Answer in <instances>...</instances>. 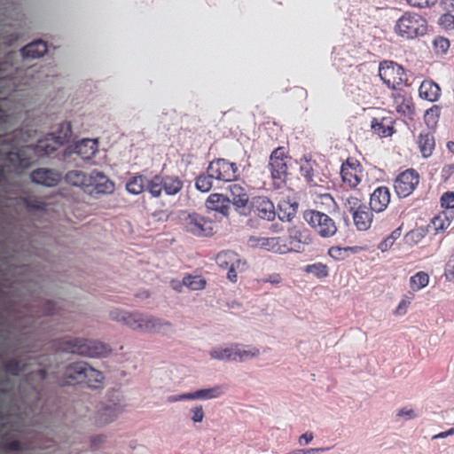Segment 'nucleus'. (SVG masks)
<instances>
[{
    "instance_id": "nucleus-29",
    "label": "nucleus",
    "mask_w": 454,
    "mask_h": 454,
    "mask_svg": "<svg viewBox=\"0 0 454 454\" xmlns=\"http://www.w3.org/2000/svg\"><path fill=\"white\" fill-rule=\"evenodd\" d=\"M146 176L143 175H134L126 183V190L133 194L138 195L145 191Z\"/></svg>"
},
{
    "instance_id": "nucleus-59",
    "label": "nucleus",
    "mask_w": 454,
    "mask_h": 454,
    "mask_svg": "<svg viewBox=\"0 0 454 454\" xmlns=\"http://www.w3.org/2000/svg\"><path fill=\"white\" fill-rule=\"evenodd\" d=\"M440 5L446 12H454V0H441Z\"/></svg>"
},
{
    "instance_id": "nucleus-39",
    "label": "nucleus",
    "mask_w": 454,
    "mask_h": 454,
    "mask_svg": "<svg viewBox=\"0 0 454 454\" xmlns=\"http://www.w3.org/2000/svg\"><path fill=\"white\" fill-rule=\"evenodd\" d=\"M304 271L318 278H324L329 275L328 267L322 262L306 265Z\"/></svg>"
},
{
    "instance_id": "nucleus-33",
    "label": "nucleus",
    "mask_w": 454,
    "mask_h": 454,
    "mask_svg": "<svg viewBox=\"0 0 454 454\" xmlns=\"http://www.w3.org/2000/svg\"><path fill=\"white\" fill-rule=\"evenodd\" d=\"M317 165L315 160H311L310 159H307V157H303L301 159L300 162V171L301 176L305 178L307 183L309 184L315 185L316 183L313 180V167Z\"/></svg>"
},
{
    "instance_id": "nucleus-16",
    "label": "nucleus",
    "mask_w": 454,
    "mask_h": 454,
    "mask_svg": "<svg viewBox=\"0 0 454 454\" xmlns=\"http://www.w3.org/2000/svg\"><path fill=\"white\" fill-rule=\"evenodd\" d=\"M92 186L90 192L96 194H111L114 191V184L104 173L93 170L90 175L89 187Z\"/></svg>"
},
{
    "instance_id": "nucleus-61",
    "label": "nucleus",
    "mask_w": 454,
    "mask_h": 454,
    "mask_svg": "<svg viewBox=\"0 0 454 454\" xmlns=\"http://www.w3.org/2000/svg\"><path fill=\"white\" fill-rule=\"evenodd\" d=\"M408 304H410V301H408L406 300H402L395 309V314L396 315L405 314Z\"/></svg>"
},
{
    "instance_id": "nucleus-27",
    "label": "nucleus",
    "mask_w": 454,
    "mask_h": 454,
    "mask_svg": "<svg viewBox=\"0 0 454 454\" xmlns=\"http://www.w3.org/2000/svg\"><path fill=\"white\" fill-rule=\"evenodd\" d=\"M224 393V387L217 385L209 388H201L191 392L192 400H210L220 397Z\"/></svg>"
},
{
    "instance_id": "nucleus-34",
    "label": "nucleus",
    "mask_w": 454,
    "mask_h": 454,
    "mask_svg": "<svg viewBox=\"0 0 454 454\" xmlns=\"http://www.w3.org/2000/svg\"><path fill=\"white\" fill-rule=\"evenodd\" d=\"M50 51L47 43L42 39L30 41V61L43 57Z\"/></svg>"
},
{
    "instance_id": "nucleus-37",
    "label": "nucleus",
    "mask_w": 454,
    "mask_h": 454,
    "mask_svg": "<svg viewBox=\"0 0 454 454\" xmlns=\"http://www.w3.org/2000/svg\"><path fill=\"white\" fill-rule=\"evenodd\" d=\"M440 113L441 108L435 105L426 111L424 121L429 129H434L436 128Z\"/></svg>"
},
{
    "instance_id": "nucleus-40",
    "label": "nucleus",
    "mask_w": 454,
    "mask_h": 454,
    "mask_svg": "<svg viewBox=\"0 0 454 454\" xmlns=\"http://www.w3.org/2000/svg\"><path fill=\"white\" fill-rule=\"evenodd\" d=\"M183 284L191 290H201L206 286V280L201 276H185L183 278Z\"/></svg>"
},
{
    "instance_id": "nucleus-63",
    "label": "nucleus",
    "mask_w": 454,
    "mask_h": 454,
    "mask_svg": "<svg viewBox=\"0 0 454 454\" xmlns=\"http://www.w3.org/2000/svg\"><path fill=\"white\" fill-rule=\"evenodd\" d=\"M454 427H451L446 431H443V432H441L433 436V439H442V438H446L450 435H452L454 434Z\"/></svg>"
},
{
    "instance_id": "nucleus-58",
    "label": "nucleus",
    "mask_w": 454,
    "mask_h": 454,
    "mask_svg": "<svg viewBox=\"0 0 454 454\" xmlns=\"http://www.w3.org/2000/svg\"><path fill=\"white\" fill-rule=\"evenodd\" d=\"M393 244L394 242L388 237H387L379 244L378 248L380 251L385 252L388 250L393 246Z\"/></svg>"
},
{
    "instance_id": "nucleus-17",
    "label": "nucleus",
    "mask_w": 454,
    "mask_h": 454,
    "mask_svg": "<svg viewBox=\"0 0 454 454\" xmlns=\"http://www.w3.org/2000/svg\"><path fill=\"white\" fill-rule=\"evenodd\" d=\"M207 173H211L214 179L224 182H231L234 180V176L229 168V160L223 158H219L212 160L207 168Z\"/></svg>"
},
{
    "instance_id": "nucleus-31",
    "label": "nucleus",
    "mask_w": 454,
    "mask_h": 454,
    "mask_svg": "<svg viewBox=\"0 0 454 454\" xmlns=\"http://www.w3.org/2000/svg\"><path fill=\"white\" fill-rule=\"evenodd\" d=\"M209 356L212 359L234 361V344L229 347L213 348L209 352Z\"/></svg>"
},
{
    "instance_id": "nucleus-22",
    "label": "nucleus",
    "mask_w": 454,
    "mask_h": 454,
    "mask_svg": "<svg viewBox=\"0 0 454 454\" xmlns=\"http://www.w3.org/2000/svg\"><path fill=\"white\" fill-rule=\"evenodd\" d=\"M372 211L371 207L364 205L357 212H354L353 221L358 231H367L371 227L373 218Z\"/></svg>"
},
{
    "instance_id": "nucleus-8",
    "label": "nucleus",
    "mask_w": 454,
    "mask_h": 454,
    "mask_svg": "<svg viewBox=\"0 0 454 454\" xmlns=\"http://www.w3.org/2000/svg\"><path fill=\"white\" fill-rule=\"evenodd\" d=\"M379 75L383 83L391 90H397L398 86L407 82L404 68L390 60H384L380 63Z\"/></svg>"
},
{
    "instance_id": "nucleus-53",
    "label": "nucleus",
    "mask_w": 454,
    "mask_h": 454,
    "mask_svg": "<svg viewBox=\"0 0 454 454\" xmlns=\"http://www.w3.org/2000/svg\"><path fill=\"white\" fill-rule=\"evenodd\" d=\"M106 440V435L104 434H97L91 437L90 439V446L93 449H98L102 445V443Z\"/></svg>"
},
{
    "instance_id": "nucleus-55",
    "label": "nucleus",
    "mask_w": 454,
    "mask_h": 454,
    "mask_svg": "<svg viewBox=\"0 0 454 454\" xmlns=\"http://www.w3.org/2000/svg\"><path fill=\"white\" fill-rule=\"evenodd\" d=\"M398 113H402L404 115L411 116L413 114L412 106L409 103H403L396 108Z\"/></svg>"
},
{
    "instance_id": "nucleus-48",
    "label": "nucleus",
    "mask_w": 454,
    "mask_h": 454,
    "mask_svg": "<svg viewBox=\"0 0 454 454\" xmlns=\"http://www.w3.org/2000/svg\"><path fill=\"white\" fill-rule=\"evenodd\" d=\"M347 249L340 247H332L328 250V254L334 260H343L346 256Z\"/></svg>"
},
{
    "instance_id": "nucleus-28",
    "label": "nucleus",
    "mask_w": 454,
    "mask_h": 454,
    "mask_svg": "<svg viewBox=\"0 0 454 454\" xmlns=\"http://www.w3.org/2000/svg\"><path fill=\"white\" fill-rule=\"evenodd\" d=\"M64 180L67 184L76 187H89L90 176H87L82 170H70L65 176Z\"/></svg>"
},
{
    "instance_id": "nucleus-60",
    "label": "nucleus",
    "mask_w": 454,
    "mask_h": 454,
    "mask_svg": "<svg viewBox=\"0 0 454 454\" xmlns=\"http://www.w3.org/2000/svg\"><path fill=\"white\" fill-rule=\"evenodd\" d=\"M313 433L312 432H306L303 434H301L299 438V443L301 445L302 444H308L313 440Z\"/></svg>"
},
{
    "instance_id": "nucleus-32",
    "label": "nucleus",
    "mask_w": 454,
    "mask_h": 454,
    "mask_svg": "<svg viewBox=\"0 0 454 454\" xmlns=\"http://www.w3.org/2000/svg\"><path fill=\"white\" fill-rule=\"evenodd\" d=\"M163 190L167 195H175L183 188V182L177 176H163Z\"/></svg>"
},
{
    "instance_id": "nucleus-13",
    "label": "nucleus",
    "mask_w": 454,
    "mask_h": 454,
    "mask_svg": "<svg viewBox=\"0 0 454 454\" xmlns=\"http://www.w3.org/2000/svg\"><path fill=\"white\" fill-rule=\"evenodd\" d=\"M419 182V174L412 168L401 173L394 183L395 192L399 198L408 197Z\"/></svg>"
},
{
    "instance_id": "nucleus-5",
    "label": "nucleus",
    "mask_w": 454,
    "mask_h": 454,
    "mask_svg": "<svg viewBox=\"0 0 454 454\" xmlns=\"http://www.w3.org/2000/svg\"><path fill=\"white\" fill-rule=\"evenodd\" d=\"M183 228L198 237H209L215 233V224L212 220L196 212L182 211L179 215Z\"/></svg>"
},
{
    "instance_id": "nucleus-3",
    "label": "nucleus",
    "mask_w": 454,
    "mask_h": 454,
    "mask_svg": "<svg viewBox=\"0 0 454 454\" xmlns=\"http://www.w3.org/2000/svg\"><path fill=\"white\" fill-rule=\"evenodd\" d=\"M71 137V123L68 121L59 123L55 132L38 139L35 145L30 144V163L32 162V154L37 158L53 156L54 153L68 142Z\"/></svg>"
},
{
    "instance_id": "nucleus-44",
    "label": "nucleus",
    "mask_w": 454,
    "mask_h": 454,
    "mask_svg": "<svg viewBox=\"0 0 454 454\" xmlns=\"http://www.w3.org/2000/svg\"><path fill=\"white\" fill-rule=\"evenodd\" d=\"M282 241V238L275 237V238H263L261 239V246L262 247L267 248V250H272L273 252H277L278 247L282 246L280 242ZM279 253V251H278Z\"/></svg>"
},
{
    "instance_id": "nucleus-56",
    "label": "nucleus",
    "mask_w": 454,
    "mask_h": 454,
    "mask_svg": "<svg viewBox=\"0 0 454 454\" xmlns=\"http://www.w3.org/2000/svg\"><path fill=\"white\" fill-rule=\"evenodd\" d=\"M331 447H325V448H310V449H301L297 450V451H300V454H317V453H323L326 450H329Z\"/></svg>"
},
{
    "instance_id": "nucleus-41",
    "label": "nucleus",
    "mask_w": 454,
    "mask_h": 454,
    "mask_svg": "<svg viewBox=\"0 0 454 454\" xmlns=\"http://www.w3.org/2000/svg\"><path fill=\"white\" fill-rule=\"evenodd\" d=\"M212 179L214 176H211V173L200 175L195 181L196 189L201 192H207L213 185Z\"/></svg>"
},
{
    "instance_id": "nucleus-51",
    "label": "nucleus",
    "mask_w": 454,
    "mask_h": 454,
    "mask_svg": "<svg viewBox=\"0 0 454 454\" xmlns=\"http://www.w3.org/2000/svg\"><path fill=\"white\" fill-rule=\"evenodd\" d=\"M408 4L417 8H427L434 5L437 0H407Z\"/></svg>"
},
{
    "instance_id": "nucleus-42",
    "label": "nucleus",
    "mask_w": 454,
    "mask_h": 454,
    "mask_svg": "<svg viewBox=\"0 0 454 454\" xmlns=\"http://www.w3.org/2000/svg\"><path fill=\"white\" fill-rule=\"evenodd\" d=\"M364 206V204H363L358 198L354 196L348 197L344 202L345 209L348 212H349L352 215H354V212H357L358 209H360Z\"/></svg>"
},
{
    "instance_id": "nucleus-43",
    "label": "nucleus",
    "mask_w": 454,
    "mask_h": 454,
    "mask_svg": "<svg viewBox=\"0 0 454 454\" xmlns=\"http://www.w3.org/2000/svg\"><path fill=\"white\" fill-rule=\"evenodd\" d=\"M431 223L436 231H444L450 226V220H448L446 215L439 214L432 219Z\"/></svg>"
},
{
    "instance_id": "nucleus-1",
    "label": "nucleus",
    "mask_w": 454,
    "mask_h": 454,
    "mask_svg": "<svg viewBox=\"0 0 454 454\" xmlns=\"http://www.w3.org/2000/svg\"><path fill=\"white\" fill-rule=\"evenodd\" d=\"M32 282L30 277V454H60L54 439L35 438L33 426L36 419L34 417L38 415L47 419L57 410L58 387L85 381L87 363H70L60 369L59 357L61 353L106 356L111 349L95 340L71 336L51 339L56 332L65 330L59 322V307L50 299L35 301Z\"/></svg>"
},
{
    "instance_id": "nucleus-46",
    "label": "nucleus",
    "mask_w": 454,
    "mask_h": 454,
    "mask_svg": "<svg viewBox=\"0 0 454 454\" xmlns=\"http://www.w3.org/2000/svg\"><path fill=\"white\" fill-rule=\"evenodd\" d=\"M340 174L344 182H348L350 185L356 186L359 184L360 179L356 176V175L351 174L348 169L346 168L345 164H342Z\"/></svg>"
},
{
    "instance_id": "nucleus-7",
    "label": "nucleus",
    "mask_w": 454,
    "mask_h": 454,
    "mask_svg": "<svg viewBox=\"0 0 454 454\" xmlns=\"http://www.w3.org/2000/svg\"><path fill=\"white\" fill-rule=\"evenodd\" d=\"M395 32L407 39L424 35L427 32V21L419 14L404 13L395 27Z\"/></svg>"
},
{
    "instance_id": "nucleus-26",
    "label": "nucleus",
    "mask_w": 454,
    "mask_h": 454,
    "mask_svg": "<svg viewBox=\"0 0 454 454\" xmlns=\"http://www.w3.org/2000/svg\"><path fill=\"white\" fill-rule=\"evenodd\" d=\"M215 262L219 267L223 269H227L229 267H232L233 265H237V267H239L241 264H245V262H242L238 258V254L231 250L222 251L218 253L215 257Z\"/></svg>"
},
{
    "instance_id": "nucleus-20",
    "label": "nucleus",
    "mask_w": 454,
    "mask_h": 454,
    "mask_svg": "<svg viewBox=\"0 0 454 454\" xmlns=\"http://www.w3.org/2000/svg\"><path fill=\"white\" fill-rule=\"evenodd\" d=\"M207 210L220 213L223 216L229 215L230 205L227 197L221 193H212L206 200Z\"/></svg>"
},
{
    "instance_id": "nucleus-62",
    "label": "nucleus",
    "mask_w": 454,
    "mask_h": 454,
    "mask_svg": "<svg viewBox=\"0 0 454 454\" xmlns=\"http://www.w3.org/2000/svg\"><path fill=\"white\" fill-rule=\"evenodd\" d=\"M239 267H237V265H233L232 267H229L228 272H227V278L231 282L237 281V272L236 270Z\"/></svg>"
},
{
    "instance_id": "nucleus-24",
    "label": "nucleus",
    "mask_w": 454,
    "mask_h": 454,
    "mask_svg": "<svg viewBox=\"0 0 454 454\" xmlns=\"http://www.w3.org/2000/svg\"><path fill=\"white\" fill-rule=\"evenodd\" d=\"M418 145L422 156L424 158L430 157L435 146L433 133L430 131L421 132L418 137Z\"/></svg>"
},
{
    "instance_id": "nucleus-57",
    "label": "nucleus",
    "mask_w": 454,
    "mask_h": 454,
    "mask_svg": "<svg viewBox=\"0 0 454 454\" xmlns=\"http://www.w3.org/2000/svg\"><path fill=\"white\" fill-rule=\"evenodd\" d=\"M5 370L12 373V374H14L16 375L19 372V364L17 361H11L9 363H7V364L5 365Z\"/></svg>"
},
{
    "instance_id": "nucleus-9",
    "label": "nucleus",
    "mask_w": 454,
    "mask_h": 454,
    "mask_svg": "<svg viewBox=\"0 0 454 454\" xmlns=\"http://www.w3.org/2000/svg\"><path fill=\"white\" fill-rule=\"evenodd\" d=\"M303 218L322 238L333 237L337 231L334 221L325 213L306 210Z\"/></svg>"
},
{
    "instance_id": "nucleus-52",
    "label": "nucleus",
    "mask_w": 454,
    "mask_h": 454,
    "mask_svg": "<svg viewBox=\"0 0 454 454\" xmlns=\"http://www.w3.org/2000/svg\"><path fill=\"white\" fill-rule=\"evenodd\" d=\"M188 400H192L191 392L183 393V394H179V395H168L167 397L168 403H176V402L188 401Z\"/></svg>"
},
{
    "instance_id": "nucleus-35",
    "label": "nucleus",
    "mask_w": 454,
    "mask_h": 454,
    "mask_svg": "<svg viewBox=\"0 0 454 454\" xmlns=\"http://www.w3.org/2000/svg\"><path fill=\"white\" fill-rule=\"evenodd\" d=\"M104 377L100 371L92 368L87 363L86 368V380L83 383H86L91 388L98 387V384H100L103 380Z\"/></svg>"
},
{
    "instance_id": "nucleus-50",
    "label": "nucleus",
    "mask_w": 454,
    "mask_h": 454,
    "mask_svg": "<svg viewBox=\"0 0 454 454\" xmlns=\"http://www.w3.org/2000/svg\"><path fill=\"white\" fill-rule=\"evenodd\" d=\"M192 417L191 419L194 423H200L203 420L205 413L201 405H197L191 409Z\"/></svg>"
},
{
    "instance_id": "nucleus-25",
    "label": "nucleus",
    "mask_w": 454,
    "mask_h": 454,
    "mask_svg": "<svg viewBox=\"0 0 454 454\" xmlns=\"http://www.w3.org/2000/svg\"><path fill=\"white\" fill-rule=\"evenodd\" d=\"M260 350L256 347L243 345L239 343L234 344L235 362H245L248 359L259 356Z\"/></svg>"
},
{
    "instance_id": "nucleus-54",
    "label": "nucleus",
    "mask_w": 454,
    "mask_h": 454,
    "mask_svg": "<svg viewBox=\"0 0 454 454\" xmlns=\"http://www.w3.org/2000/svg\"><path fill=\"white\" fill-rule=\"evenodd\" d=\"M398 417H404L406 419H411L416 418L418 415L412 409L403 408L397 412Z\"/></svg>"
},
{
    "instance_id": "nucleus-45",
    "label": "nucleus",
    "mask_w": 454,
    "mask_h": 454,
    "mask_svg": "<svg viewBox=\"0 0 454 454\" xmlns=\"http://www.w3.org/2000/svg\"><path fill=\"white\" fill-rule=\"evenodd\" d=\"M451 12H446L440 16L438 20V24L446 30L454 29V15L450 13Z\"/></svg>"
},
{
    "instance_id": "nucleus-49",
    "label": "nucleus",
    "mask_w": 454,
    "mask_h": 454,
    "mask_svg": "<svg viewBox=\"0 0 454 454\" xmlns=\"http://www.w3.org/2000/svg\"><path fill=\"white\" fill-rule=\"evenodd\" d=\"M434 45L437 51L445 53L450 47V42L444 37H437L434 41Z\"/></svg>"
},
{
    "instance_id": "nucleus-4",
    "label": "nucleus",
    "mask_w": 454,
    "mask_h": 454,
    "mask_svg": "<svg viewBox=\"0 0 454 454\" xmlns=\"http://www.w3.org/2000/svg\"><path fill=\"white\" fill-rule=\"evenodd\" d=\"M124 403L121 393L117 390L107 392L105 400L96 414V422L100 426L113 422L123 411Z\"/></svg>"
},
{
    "instance_id": "nucleus-47",
    "label": "nucleus",
    "mask_w": 454,
    "mask_h": 454,
    "mask_svg": "<svg viewBox=\"0 0 454 454\" xmlns=\"http://www.w3.org/2000/svg\"><path fill=\"white\" fill-rule=\"evenodd\" d=\"M441 206L445 209L452 210L454 209V192H446L442 195L441 198Z\"/></svg>"
},
{
    "instance_id": "nucleus-38",
    "label": "nucleus",
    "mask_w": 454,
    "mask_h": 454,
    "mask_svg": "<svg viewBox=\"0 0 454 454\" xmlns=\"http://www.w3.org/2000/svg\"><path fill=\"white\" fill-rule=\"evenodd\" d=\"M429 276L424 271H419L410 278V285L412 290L419 291L428 285Z\"/></svg>"
},
{
    "instance_id": "nucleus-11",
    "label": "nucleus",
    "mask_w": 454,
    "mask_h": 454,
    "mask_svg": "<svg viewBox=\"0 0 454 454\" xmlns=\"http://www.w3.org/2000/svg\"><path fill=\"white\" fill-rule=\"evenodd\" d=\"M98 140L83 138L73 145H67L63 150V159L67 160L76 154L82 160H90L98 151Z\"/></svg>"
},
{
    "instance_id": "nucleus-2",
    "label": "nucleus",
    "mask_w": 454,
    "mask_h": 454,
    "mask_svg": "<svg viewBox=\"0 0 454 454\" xmlns=\"http://www.w3.org/2000/svg\"><path fill=\"white\" fill-rule=\"evenodd\" d=\"M110 318L122 323L132 330H140L146 333L165 334L172 330V325L168 321L118 309L110 311Z\"/></svg>"
},
{
    "instance_id": "nucleus-12",
    "label": "nucleus",
    "mask_w": 454,
    "mask_h": 454,
    "mask_svg": "<svg viewBox=\"0 0 454 454\" xmlns=\"http://www.w3.org/2000/svg\"><path fill=\"white\" fill-rule=\"evenodd\" d=\"M225 196L229 205L231 203L239 215H247L250 213L249 195L246 186L231 184L228 186V194Z\"/></svg>"
},
{
    "instance_id": "nucleus-64",
    "label": "nucleus",
    "mask_w": 454,
    "mask_h": 454,
    "mask_svg": "<svg viewBox=\"0 0 454 454\" xmlns=\"http://www.w3.org/2000/svg\"><path fill=\"white\" fill-rule=\"evenodd\" d=\"M449 274H451L454 278V254L450 258L448 263H447V270Z\"/></svg>"
},
{
    "instance_id": "nucleus-10",
    "label": "nucleus",
    "mask_w": 454,
    "mask_h": 454,
    "mask_svg": "<svg viewBox=\"0 0 454 454\" xmlns=\"http://www.w3.org/2000/svg\"><path fill=\"white\" fill-rule=\"evenodd\" d=\"M288 236L286 243L278 247L279 254L289 252L301 253L303 252V245H309L312 239L307 230H301L297 227H292L287 230Z\"/></svg>"
},
{
    "instance_id": "nucleus-6",
    "label": "nucleus",
    "mask_w": 454,
    "mask_h": 454,
    "mask_svg": "<svg viewBox=\"0 0 454 454\" xmlns=\"http://www.w3.org/2000/svg\"><path fill=\"white\" fill-rule=\"evenodd\" d=\"M30 106L32 105V90L34 87H38L40 90H45L51 86L59 89L55 85V78L58 76L56 67L49 64L37 67V64L30 63Z\"/></svg>"
},
{
    "instance_id": "nucleus-36",
    "label": "nucleus",
    "mask_w": 454,
    "mask_h": 454,
    "mask_svg": "<svg viewBox=\"0 0 454 454\" xmlns=\"http://www.w3.org/2000/svg\"><path fill=\"white\" fill-rule=\"evenodd\" d=\"M162 182L163 176L160 175H155L152 179L146 178L145 191L153 197H159L163 190Z\"/></svg>"
},
{
    "instance_id": "nucleus-19",
    "label": "nucleus",
    "mask_w": 454,
    "mask_h": 454,
    "mask_svg": "<svg viewBox=\"0 0 454 454\" xmlns=\"http://www.w3.org/2000/svg\"><path fill=\"white\" fill-rule=\"evenodd\" d=\"M390 202V192L386 186H380L371 194L370 207L375 212H382Z\"/></svg>"
},
{
    "instance_id": "nucleus-15",
    "label": "nucleus",
    "mask_w": 454,
    "mask_h": 454,
    "mask_svg": "<svg viewBox=\"0 0 454 454\" xmlns=\"http://www.w3.org/2000/svg\"><path fill=\"white\" fill-rule=\"evenodd\" d=\"M62 179V174L50 168H38L30 171V182L45 187L56 186Z\"/></svg>"
},
{
    "instance_id": "nucleus-14",
    "label": "nucleus",
    "mask_w": 454,
    "mask_h": 454,
    "mask_svg": "<svg viewBox=\"0 0 454 454\" xmlns=\"http://www.w3.org/2000/svg\"><path fill=\"white\" fill-rule=\"evenodd\" d=\"M288 160H290V158L286 155L284 147H278L271 153L269 168L274 180H279L280 182L285 181L287 175Z\"/></svg>"
},
{
    "instance_id": "nucleus-18",
    "label": "nucleus",
    "mask_w": 454,
    "mask_h": 454,
    "mask_svg": "<svg viewBox=\"0 0 454 454\" xmlns=\"http://www.w3.org/2000/svg\"><path fill=\"white\" fill-rule=\"evenodd\" d=\"M255 214L267 221H273L276 218V208L271 200L267 197H258L253 202Z\"/></svg>"
},
{
    "instance_id": "nucleus-21",
    "label": "nucleus",
    "mask_w": 454,
    "mask_h": 454,
    "mask_svg": "<svg viewBox=\"0 0 454 454\" xmlns=\"http://www.w3.org/2000/svg\"><path fill=\"white\" fill-rule=\"evenodd\" d=\"M298 203L291 200H280L278 203L276 216L282 222H290L296 215Z\"/></svg>"
},
{
    "instance_id": "nucleus-23",
    "label": "nucleus",
    "mask_w": 454,
    "mask_h": 454,
    "mask_svg": "<svg viewBox=\"0 0 454 454\" xmlns=\"http://www.w3.org/2000/svg\"><path fill=\"white\" fill-rule=\"evenodd\" d=\"M419 97L429 102L436 101L441 95L439 85L432 80H425L419 88Z\"/></svg>"
},
{
    "instance_id": "nucleus-30",
    "label": "nucleus",
    "mask_w": 454,
    "mask_h": 454,
    "mask_svg": "<svg viewBox=\"0 0 454 454\" xmlns=\"http://www.w3.org/2000/svg\"><path fill=\"white\" fill-rule=\"evenodd\" d=\"M371 128L375 134L382 137H390L394 133V128L387 119H382L379 121L377 119L373 118Z\"/></svg>"
}]
</instances>
